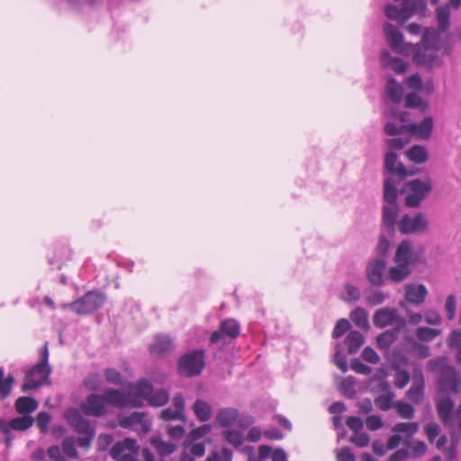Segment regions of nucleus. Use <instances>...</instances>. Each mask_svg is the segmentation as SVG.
<instances>
[{
    "instance_id": "31",
    "label": "nucleus",
    "mask_w": 461,
    "mask_h": 461,
    "mask_svg": "<svg viewBox=\"0 0 461 461\" xmlns=\"http://www.w3.org/2000/svg\"><path fill=\"white\" fill-rule=\"evenodd\" d=\"M149 441L162 457L170 456L177 448L176 444L163 440L160 435L151 437Z\"/></svg>"
},
{
    "instance_id": "59",
    "label": "nucleus",
    "mask_w": 461,
    "mask_h": 461,
    "mask_svg": "<svg viewBox=\"0 0 461 461\" xmlns=\"http://www.w3.org/2000/svg\"><path fill=\"white\" fill-rule=\"evenodd\" d=\"M417 13L414 5V0L402 1V14L403 15L402 22H406Z\"/></svg>"
},
{
    "instance_id": "14",
    "label": "nucleus",
    "mask_w": 461,
    "mask_h": 461,
    "mask_svg": "<svg viewBox=\"0 0 461 461\" xmlns=\"http://www.w3.org/2000/svg\"><path fill=\"white\" fill-rule=\"evenodd\" d=\"M381 67L391 68L396 74L403 75L408 71L410 64L401 57L393 56L386 49L380 51Z\"/></svg>"
},
{
    "instance_id": "60",
    "label": "nucleus",
    "mask_w": 461,
    "mask_h": 461,
    "mask_svg": "<svg viewBox=\"0 0 461 461\" xmlns=\"http://www.w3.org/2000/svg\"><path fill=\"white\" fill-rule=\"evenodd\" d=\"M62 449L64 454L69 458H76L78 456V452L72 438H64L62 441Z\"/></svg>"
},
{
    "instance_id": "2",
    "label": "nucleus",
    "mask_w": 461,
    "mask_h": 461,
    "mask_svg": "<svg viewBox=\"0 0 461 461\" xmlns=\"http://www.w3.org/2000/svg\"><path fill=\"white\" fill-rule=\"evenodd\" d=\"M430 370L438 369L442 376L438 379L441 393L449 395L459 392L461 386V374L455 366L447 365V357H440L428 362Z\"/></svg>"
},
{
    "instance_id": "46",
    "label": "nucleus",
    "mask_w": 461,
    "mask_h": 461,
    "mask_svg": "<svg viewBox=\"0 0 461 461\" xmlns=\"http://www.w3.org/2000/svg\"><path fill=\"white\" fill-rule=\"evenodd\" d=\"M440 334V330L429 327H418L416 330L417 338L425 342L433 340L437 336Z\"/></svg>"
},
{
    "instance_id": "25",
    "label": "nucleus",
    "mask_w": 461,
    "mask_h": 461,
    "mask_svg": "<svg viewBox=\"0 0 461 461\" xmlns=\"http://www.w3.org/2000/svg\"><path fill=\"white\" fill-rule=\"evenodd\" d=\"M436 407L438 417L445 424H447L449 421H451L455 407L454 401L451 399V397L447 395L438 399Z\"/></svg>"
},
{
    "instance_id": "12",
    "label": "nucleus",
    "mask_w": 461,
    "mask_h": 461,
    "mask_svg": "<svg viewBox=\"0 0 461 461\" xmlns=\"http://www.w3.org/2000/svg\"><path fill=\"white\" fill-rule=\"evenodd\" d=\"M384 258H374L366 267V275L368 282L374 286H382L384 284V271L386 267Z\"/></svg>"
},
{
    "instance_id": "16",
    "label": "nucleus",
    "mask_w": 461,
    "mask_h": 461,
    "mask_svg": "<svg viewBox=\"0 0 461 461\" xmlns=\"http://www.w3.org/2000/svg\"><path fill=\"white\" fill-rule=\"evenodd\" d=\"M384 173H426L424 168L406 169L402 162H398L396 151L388 150L384 157Z\"/></svg>"
},
{
    "instance_id": "32",
    "label": "nucleus",
    "mask_w": 461,
    "mask_h": 461,
    "mask_svg": "<svg viewBox=\"0 0 461 461\" xmlns=\"http://www.w3.org/2000/svg\"><path fill=\"white\" fill-rule=\"evenodd\" d=\"M15 384V377L12 374L5 376V368L0 366V400H5L12 393Z\"/></svg>"
},
{
    "instance_id": "1",
    "label": "nucleus",
    "mask_w": 461,
    "mask_h": 461,
    "mask_svg": "<svg viewBox=\"0 0 461 461\" xmlns=\"http://www.w3.org/2000/svg\"><path fill=\"white\" fill-rule=\"evenodd\" d=\"M451 12L448 5H440L436 9V21L438 27L425 28L420 45L424 50H433L438 51L441 50L440 35L447 32L450 27Z\"/></svg>"
},
{
    "instance_id": "49",
    "label": "nucleus",
    "mask_w": 461,
    "mask_h": 461,
    "mask_svg": "<svg viewBox=\"0 0 461 461\" xmlns=\"http://www.w3.org/2000/svg\"><path fill=\"white\" fill-rule=\"evenodd\" d=\"M334 364L343 373H346L348 369L347 357H346V355L341 350V345L339 342H337L335 345Z\"/></svg>"
},
{
    "instance_id": "50",
    "label": "nucleus",
    "mask_w": 461,
    "mask_h": 461,
    "mask_svg": "<svg viewBox=\"0 0 461 461\" xmlns=\"http://www.w3.org/2000/svg\"><path fill=\"white\" fill-rule=\"evenodd\" d=\"M424 387L425 383L422 384H415L413 383L410 389L407 391L406 395L409 399H411L415 403H418L419 401L423 397L424 394Z\"/></svg>"
},
{
    "instance_id": "15",
    "label": "nucleus",
    "mask_w": 461,
    "mask_h": 461,
    "mask_svg": "<svg viewBox=\"0 0 461 461\" xmlns=\"http://www.w3.org/2000/svg\"><path fill=\"white\" fill-rule=\"evenodd\" d=\"M399 204L384 205L382 210V225L385 233L393 238L395 235V224L399 214Z\"/></svg>"
},
{
    "instance_id": "35",
    "label": "nucleus",
    "mask_w": 461,
    "mask_h": 461,
    "mask_svg": "<svg viewBox=\"0 0 461 461\" xmlns=\"http://www.w3.org/2000/svg\"><path fill=\"white\" fill-rule=\"evenodd\" d=\"M397 266H393L388 270V278L393 282L400 283L409 276L412 270L404 264L396 263Z\"/></svg>"
},
{
    "instance_id": "63",
    "label": "nucleus",
    "mask_w": 461,
    "mask_h": 461,
    "mask_svg": "<svg viewBox=\"0 0 461 461\" xmlns=\"http://www.w3.org/2000/svg\"><path fill=\"white\" fill-rule=\"evenodd\" d=\"M406 125H398L393 122H387L384 126V131L388 136H397L405 131Z\"/></svg>"
},
{
    "instance_id": "33",
    "label": "nucleus",
    "mask_w": 461,
    "mask_h": 461,
    "mask_svg": "<svg viewBox=\"0 0 461 461\" xmlns=\"http://www.w3.org/2000/svg\"><path fill=\"white\" fill-rule=\"evenodd\" d=\"M385 357L390 363V368L393 371L410 365V358L398 349H393L391 353L386 354Z\"/></svg>"
},
{
    "instance_id": "19",
    "label": "nucleus",
    "mask_w": 461,
    "mask_h": 461,
    "mask_svg": "<svg viewBox=\"0 0 461 461\" xmlns=\"http://www.w3.org/2000/svg\"><path fill=\"white\" fill-rule=\"evenodd\" d=\"M385 39L393 51H401L400 48L403 44L404 36L399 28L390 23L384 24Z\"/></svg>"
},
{
    "instance_id": "40",
    "label": "nucleus",
    "mask_w": 461,
    "mask_h": 461,
    "mask_svg": "<svg viewBox=\"0 0 461 461\" xmlns=\"http://www.w3.org/2000/svg\"><path fill=\"white\" fill-rule=\"evenodd\" d=\"M410 189L412 193L425 198L431 190V183L429 180L414 179L410 182Z\"/></svg>"
},
{
    "instance_id": "10",
    "label": "nucleus",
    "mask_w": 461,
    "mask_h": 461,
    "mask_svg": "<svg viewBox=\"0 0 461 461\" xmlns=\"http://www.w3.org/2000/svg\"><path fill=\"white\" fill-rule=\"evenodd\" d=\"M82 413L88 417L100 418L107 413L102 394L92 393L79 404Z\"/></svg>"
},
{
    "instance_id": "39",
    "label": "nucleus",
    "mask_w": 461,
    "mask_h": 461,
    "mask_svg": "<svg viewBox=\"0 0 461 461\" xmlns=\"http://www.w3.org/2000/svg\"><path fill=\"white\" fill-rule=\"evenodd\" d=\"M389 236L387 234H381L378 237L377 244L375 248V253L378 258H388L389 249H390V241Z\"/></svg>"
},
{
    "instance_id": "17",
    "label": "nucleus",
    "mask_w": 461,
    "mask_h": 461,
    "mask_svg": "<svg viewBox=\"0 0 461 461\" xmlns=\"http://www.w3.org/2000/svg\"><path fill=\"white\" fill-rule=\"evenodd\" d=\"M174 343L167 335H158L155 337L154 341L149 345V353L158 358L165 357L174 349Z\"/></svg>"
},
{
    "instance_id": "62",
    "label": "nucleus",
    "mask_w": 461,
    "mask_h": 461,
    "mask_svg": "<svg viewBox=\"0 0 461 461\" xmlns=\"http://www.w3.org/2000/svg\"><path fill=\"white\" fill-rule=\"evenodd\" d=\"M418 47L412 53V62L420 67L424 66L426 68L427 63V55L425 53L426 50L422 47H420V43H417Z\"/></svg>"
},
{
    "instance_id": "58",
    "label": "nucleus",
    "mask_w": 461,
    "mask_h": 461,
    "mask_svg": "<svg viewBox=\"0 0 461 461\" xmlns=\"http://www.w3.org/2000/svg\"><path fill=\"white\" fill-rule=\"evenodd\" d=\"M407 86L413 90L412 92H421L422 91V77L421 76L416 72L407 77L406 78Z\"/></svg>"
},
{
    "instance_id": "9",
    "label": "nucleus",
    "mask_w": 461,
    "mask_h": 461,
    "mask_svg": "<svg viewBox=\"0 0 461 461\" xmlns=\"http://www.w3.org/2000/svg\"><path fill=\"white\" fill-rule=\"evenodd\" d=\"M39 361L34 364L27 372V377L41 375L40 380L44 381L47 385L51 384L50 376L52 373V367L49 362L50 351L49 343L46 341L39 351Z\"/></svg>"
},
{
    "instance_id": "48",
    "label": "nucleus",
    "mask_w": 461,
    "mask_h": 461,
    "mask_svg": "<svg viewBox=\"0 0 461 461\" xmlns=\"http://www.w3.org/2000/svg\"><path fill=\"white\" fill-rule=\"evenodd\" d=\"M104 375L107 383L114 385L123 384L122 374L114 367H107L104 370Z\"/></svg>"
},
{
    "instance_id": "55",
    "label": "nucleus",
    "mask_w": 461,
    "mask_h": 461,
    "mask_svg": "<svg viewBox=\"0 0 461 461\" xmlns=\"http://www.w3.org/2000/svg\"><path fill=\"white\" fill-rule=\"evenodd\" d=\"M83 417L81 410L79 411L76 407H68L64 411V418L72 427H74Z\"/></svg>"
},
{
    "instance_id": "5",
    "label": "nucleus",
    "mask_w": 461,
    "mask_h": 461,
    "mask_svg": "<svg viewBox=\"0 0 461 461\" xmlns=\"http://www.w3.org/2000/svg\"><path fill=\"white\" fill-rule=\"evenodd\" d=\"M35 422L32 416L19 415L6 420L0 418V432L4 436V443L6 447H10L14 440L13 431L24 432L30 429Z\"/></svg>"
},
{
    "instance_id": "44",
    "label": "nucleus",
    "mask_w": 461,
    "mask_h": 461,
    "mask_svg": "<svg viewBox=\"0 0 461 461\" xmlns=\"http://www.w3.org/2000/svg\"><path fill=\"white\" fill-rule=\"evenodd\" d=\"M224 439L231 444L234 447L238 448L242 446L244 438L243 435L240 430L237 429H227L223 431Z\"/></svg>"
},
{
    "instance_id": "41",
    "label": "nucleus",
    "mask_w": 461,
    "mask_h": 461,
    "mask_svg": "<svg viewBox=\"0 0 461 461\" xmlns=\"http://www.w3.org/2000/svg\"><path fill=\"white\" fill-rule=\"evenodd\" d=\"M357 380L354 376L349 375L340 383L339 389L344 393V395L348 399H353L357 395V391L355 390Z\"/></svg>"
},
{
    "instance_id": "28",
    "label": "nucleus",
    "mask_w": 461,
    "mask_h": 461,
    "mask_svg": "<svg viewBox=\"0 0 461 461\" xmlns=\"http://www.w3.org/2000/svg\"><path fill=\"white\" fill-rule=\"evenodd\" d=\"M404 107L412 110L417 109L425 113L429 109V103L421 98L418 92H410L404 96Z\"/></svg>"
},
{
    "instance_id": "11",
    "label": "nucleus",
    "mask_w": 461,
    "mask_h": 461,
    "mask_svg": "<svg viewBox=\"0 0 461 461\" xmlns=\"http://www.w3.org/2000/svg\"><path fill=\"white\" fill-rule=\"evenodd\" d=\"M434 129V118L430 115L425 116L420 122H411L406 124L405 132L411 137L428 140L431 138Z\"/></svg>"
},
{
    "instance_id": "51",
    "label": "nucleus",
    "mask_w": 461,
    "mask_h": 461,
    "mask_svg": "<svg viewBox=\"0 0 461 461\" xmlns=\"http://www.w3.org/2000/svg\"><path fill=\"white\" fill-rule=\"evenodd\" d=\"M52 417L50 412L42 411H40L35 419L37 426L41 433L45 434L49 430V424L50 423Z\"/></svg>"
},
{
    "instance_id": "23",
    "label": "nucleus",
    "mask_w": 461,
    "mask_h": 461,
    "mask_svg": "<svg viewBox=\"0 0 461 461\" xmlns=\"http://www.w3.org/2000/svg\"><path fill=\"white\" fill-rule=\"evenodd\" d=\"M39 407V402L32 396H20L14 402V410L19 415L32 416Z\"/></svg>"
},
{
    "instance_id": "64",
    "label": "nucleus",
    "mask_w": 461,
    "mask_h": 461,
    "mask_svg": "<svg viewBox=\"0 0 461 461\" xmlns=\"http://www.w3.org/2000/svg\"><path fill=\"white\" fill-rule=\"evenodd\" d=\"M410 141L409 138L404 137H395L392 139H388L386 140L387 145L390 148V150H401Z\"/></svg>"
},
{
    "instance_id": "43",
    "label": "nucleus",
    "mask_w": 461,
    "mask_h": 461,
    "mask_svg": "<svg viewBox=\"0 0 461 461\" xmlns=\"http://www.w3.org/2000/svg\"><path fill=\"white\" fill-rule=\"evenodd\" d=\"M144 413L140 411H134L127 417L122 418L119 420V425L124 429H132L136 424L142 423Z\"/></svg>"
},
{
    "instance_id": "30",
    "label": "nucleus",
    "mask_w": 461,
    "mask_h": 461,
    "mask_svg": "<svg viewBox=\"0 0 461 461\" xmlns=\"http://www.w3.org/2000/svg\"><path fill=\"white\" fill-rule=\"evenodd\" d=\"M404 340L411 345V349L407 352L418 358H427L431 355L430 348L428 345L417 341L412 336H404Z\"/></svg>"
},
{
    "instance_id": "4",
    "label": "nucleus",
    "mask_w": 461,
    "mask_h": 461,
    "mask_svg": "<svg viewBox=\"0 0 461 461\" xmlns=\"http://www.w3.org/2000/svg\"><path fill=\"white\" fill-rule=\"evenodd\" d=\"M205 350L195 348L182 354L176 362V372L183 377L200 375L205 367Z\"/></svg>"
},
{
    "instance_id": "57",
    "label": "nucleus",
    "mask_w": 461,
    "mask_h": 461,
    "mask_svg": "<svg viewBox=\"0 0 461 461\" xmlns=\"http://www.w3.org/2000/svg\"><path fill=\"white\" fill-rule=\"evenodd\" d=\"M384 14L391 21L402 23V19L403 15L402 14V10L393 4L389 3L384 5Z\"/></svg>"
},
{
    "instance_id": "8",
    "label": "nucleus",
    "mask_w": 461,
    "mask_h": 461,
    "mask_svg": "<svg viewBox=\"0 0 461 461\" xmlns=\"http://www.w3.org/2000/svg\"><path fill=\"white\" fill-rule=\"evenodd\" d=\"M398 230L403 235L426 232L429 230V221L420 212L414 216L404 213L398 222Z\"/></svg>"
},
{
    "instance_id": "24",
    "label": "nucleus",
    "mask_w": 461,
    "mask_h": 461,
    "mask_svg": "<svg viewBox=\"0 0 461 461\" xmlns=\"http://www.w3.org/2000/svg\"><path fill=\"white\" fill-rule=\"evenodd\" d=\"M412 252L413 243L409 240H403L398 244L393 260L394 263H402L410 267Z\"/></svg>"
},
{
    "instance_id": "13",
    "label": "nucleus",
    "mask_w": 461,
    "mask_h": 461,
    "mask_svg": "<svg viewBox=\"0 0 461 461\" xmlns=\"http://www.w3.org/2000/svg\"><path fill=\"white\" fill-rule=\"evenodd\" d=\"M393 431L396 434L391 436L388 438L386 448L388 450L395 449L401 444L402 438L400 435L401 433L406 434L411 437L415 434L419 429L418 422H398L393 427Z\"/></svg>"
},
{
    "instance_id": "29",
    "label": "nucleus",
    "mask_w": 461,
    "mask_h": 461,
    "mask_svg": "<svg viewBox=\"0 0 461 461\" xmlns=\"http://www.w3.org/2000/svg\"><path fill=\"white\" fill-rule=\"evenodd\" d=\"M343 342L348 347V353L352 355L356 354L365 343V337L359 330H351Z\"/></svg>"
},
{
    "instance_id": "27",
    "label": "nucleus",
    "mask_w": 461,
    "mask_h": 461,
    "mask_svg": "<svg viewBox=\"0 0 461 461\" xmlns=\"http://www.w3.org/2000/svg\"><path fill=\"white\" fill-rule=\"evenodd\" d=\"M239 416L240 411L236 408H222L216 415V421L222 428H230L235 424Z\"/></svg>"
},
{
    "instance_id": "22",
    "label": "nucleus",
    "mask_w": 461,
    "mask_h": 461,
    "mask_svg": "<svg viewBox=\"0 0 461 461\" xmlns=\"http://www.w3.org/2000/svg\"><path fill=\"white\" fill-rule=\"evenodd\" d=\"M397 317V310L392 307H384L378 309L373 317L374 325L377 328H385L393 324V320Z\"/></svg>"
},
{
    "instance_id": "34",
    "label": "nucleus",
    "mask_w": 461,
    "mask_h": 461,
    "mask_svg": "<svg viewBox=\"0 0 461 461\" xmlns=\"http://www.w3.org/2000/svg\"><path fill=\"white\" fill-rule=\"evenodd\" d=\"M193 411L196 419L201 422H205L212 416L211 405L203 399H197L193 404Z\"/></svg>"
},
{
    "instance_id": "26",
    "label": "nucleus",
    "mask_w": 461,
    "mask_h": 461,
    "mask_svg": "<svg viewBox=\"0 0 461 461\" xmlns=\"http://www.w3.org/2000/svg\"><path fill=\"white\" fill-rule=\"evenodd\" d=\"M407 158L415 165H422L429 159L428 149L420 144H414L406 149Z\"/></svg>"
},
{
    "instance_id": "36",
    "label": "nucleus",
    "mask_w": 461,
    "mask_h": 461,
    "mask_svg": "<svg viewBox=\"0 0 461 461\" xmlns=\"http://www.w3.org/2000/svg\"><path fill=\"white\" fill-rule=\"evenodd\" d=\"M398 189L396 181L392 177L384 180V200L389 204L397 203Z\"/></svg>"
},
{
    "instance_id": "37",
    "label": "nucleus",
    "mask_w": 461,
    "mask_h": 461,
    "mask_svg": "<svg viewBox=\"0 0 461 461\" xmlns=\"http://www.w3.org/2000/svg\"><path fill=\"white\" fill-rule=\"evenodd\" d=\"M350 319L357 327L367 330L369 328L368 313L366 309L358 306L350 312Z\"/></svg>"
},
{
    "instance_id": "42",
    "label": "nucleus",
    "mask_w": 461,
    "mask_h": 461,
    "mask_svg": "<svg viewBox=\"0 0 461 461\" xmlns=\"http://www.w3.org/2000/svg\"><path fill=\"white\" fill-rule=\"evenodd\" d=\"M154 386L147 378H141L137 383V396L145 400H149L153 393Z\"/></svg>"
},
{
    "instance_id": "6",
    "label": "nucleus",
    "mask_w": 461,
    "mask_h": 461,
    "mask_svg": "<svg viewBox=\"0 0 461 461\" xmlns=\"http://www.w3.org/2000/svg\"><path fill=\"white\" fill-rule=\"evenodd\" d=\"M140 446L134 438H125L119 440L110 449V456L115 461H137Z\"/></svg>"
},
{
    "instance_id": "47",
    "label": "nucleus",
    "mask_w": 461,
    "mask_h": 461,
    "mask_svg": "<svg viewBox=\"0 0 461 461\" xmlns=\"http://www.w3.org/2000/svg\"><path fill=\"white\" fill-rule=\"evenodd\" d=\"M394 408L396 409L398 415L402 419L411 420L414 417V407L408 402L398 401L394 404Z\"/></svg>"
},
{
    "instance_id": "56",
    "label": "nucleus",
    "mask_w": 461,
    "mask_h": 461,
    "mask_svg": "<svg viewBox=\"0 0 461 461\" xmlns=\"http://www.w3.org/2000/svg\"><path fill=\"white\" fill-rule=\"evenodd\" d=\"M44 384H46L44 381L34 380L33 376L27 377V374L25 373L24 381L22 384L21 390L23 393H27L29 391L39 389Z\"/></svg>"
},
{
    "instance_id": "18",
    "label": "nucleus",
    "mask_w": 461,
    "mask_h": 461,
    "mask_svg": "<svg viewBox=\"0 0 461 461\" xmlns=\"http://www.w3.org/2000/svg\"><path fill=\"white\" fill-rule=\"evenodd\" d=\"M129 393L114 388H106L102 394L105 406L111 405L116 408L125 407L129 403Z\"/></svg>"
},
{
    "instance_id": "52",
    "label": "nucleus",
    "mask_w": 461,
    "mask_h": 461,
    "mask_svg": "<svg viewBox=\"0 0 461 461\" xmlns=\"http://www.w3.org/2000/svg\"><path fill=\"white\" fill-rule=\"evenodd\" d=\"M394 397L393 392H389L384 395H380L375 399V404L379 407L383 411H389L393 405V399Z\"/></svg>"
},
{
    "instance_id": "20",
    "label": "nucleus",
    "mask_w": 461,
    "mask_h": 461,
    "mask_svg": "<svg viewBox=\"0 0 461 461\" xmlns=\"http://www.w3.org/2000/svg\"><path fill=\"white\" fill-rule=\"evenodd\" d=\"M428 295V289L423 284H409L405 286V300L412 304H421Z\"/></svg>"
},
{
    "instance_id": "3",
    "label": "nucleus",
    "mask_w": 461,
    "mask_h": 461,
    "mask_svg": "<svg viewBox=\"0 0 461 461\" xmlns=\"http://www.w3.org/2000/svg\"><path fill=\"white\" fill-rule=\"evenodd\" d=\"M107 301L106 294L99 289L86 292L83 296L62 305L78 315H89L100 310Z\"/></svg>"
},
{
    "instance_id": "53",
    "label": "nucleus",
    "mask_w": 461,
    "mask_h": 461,
    "mask_svg": "<svg viewBox=\"0 0 461 461\" xmlns=\"http://www.w3.org/2000/svg\"><path fill=\"white\" fill-rule=\"evenodd\" d=\"M395 372V382L394 384L398 389H403L411 380V374L406 368H401Z\"/></svg>"
},
{
    "instance_id": "21",
    "label": "nucleus",
    "mask_w": 461,
    "mask_h": 461,
    "mask_svg": "<svg viewBox=\"0 0 461 461\" xmlns=\"http://www.w3.org/2000/svg\"><path fill=\"white\" fill-rule=\"evenodd\" d=\"M385 95L395 104H399L403 97V86L392 75L386 77Z\"/></svg>"
},
{
    "instance_id": "38",
    "label": "nucleus",
    "mask_w": 461,
    "mask_h": 461,
    "mask_svg": "<svg viewBox=\"0 0 461 461\" xmlns=\"http://www.w3.org/2000/svg\"><path fill=\"white\" fill-rule=\"evenodd\" d=\"M169 400L168 392L164 388L153 390L148 402L152 407H161L167 403Z\"/></svg>"
},
{
    "instance_id": "45",
    "label": "nucleus",
    "mask_w": 461,
    "mask_h": 461,
    "mask_svg": "<svg viewBox=\"0 0 461 461\" xmlns=\"http://www.w3.org/2000/svg\"><path fill=\"white\" fill-rule=\"evenodd\" d=\"M83 384L87 390L97 392L102 384L101 375L98 373H90L84 378Z\"/></svg>"
},
{
    "instance_id": "61",
    "label": "nucleus",
    "mask_w": 461,
    "mask_h": 461,
    "mask_svg": "<svg viewBox=\"0 0 461 461\" xmlns=\"http://www.w3.org/2000/svg\"><path fill=\"white\" fill-rule=\"evenodd\" d=\"M74 429L80 435L95 432V426H92L90 421L85 417L79 420L74 426Z\"/></svg>"
},
{
    "instance_id": "54",
    "label": "nucleus",
    "mask_w": 461,
    "mask_h": 461,
    "mask_svg": "<svg viewBox=\"0 0 461 461\" xmlns=\"http://www.w3.org/2000/svg\"><path fill=\"white\" fill-rule=\"evenodd\" d=\"M351 324L348 319L342 318L339 320L332 330V338L339 339L342 337L346 332H349Z\"/></svg>"
},
{
    "instance_id": "7",
    "label": "nucleus",
    "mask_w": 461,
    "mask_h": 461,
    "mask_svg": "<svg viewBox=\"0 0 461 461\" xmlns=\"http://www.w3.org/2000/svg\"><path fill=\"white\" fill-rule=\"evenodd\" d=\"M240 333V325L235 319H225L220 322L218 330L212 332L209 337L210 344H221L226 346L230 343L229 339H236Z\"/></svg>"
}]
</instances>
